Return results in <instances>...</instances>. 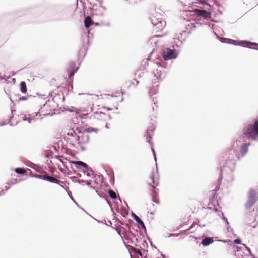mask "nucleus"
Wrapping results in <instances>:
<instances>
[{
	"instance_id": "nucleus-12",
	"label": "nucleus",
	"mask_w": 258,
	"mask_h": 258,
	"mask_svg": "<svg viewBox=\"0 0 258 258\" xmlns=\"http://www.w3.org/2000/svg\"><path fill=\"white\" fill-rule=\"evenodd\" d=\"M92 23V20L89 16H87L84 21V25L86 28H88Z\"/></svg>"
},
{
	"instance_id": "nucleus-28",
	"label": "nucleus",
	"mask_w": 258,
	"mask_h": 258,
	"mask_svg": "<svg viewBox=\"0 0 258 258\" xmlns=\"http://www.w3.org/2000/svg\"><path fill=\"white\" fill-rule=\"evenodd\" d=\"M235 144H236L237 145H238V142H237V141H236Z\"/></svg>"
},
{
	"instance_id": "nucleus-19",
	"label": "nucleus",
	"mask_w": 258,
	"mask_h": 258,
	"mask_svg": "<svg viewBox=\"0 0 258 258\" xmlns=\"http://www.w3.org/2000/svg\"><path fill=\"white\" fill-rule=\"evenodd\" d=\"M234 242L236 244H239L241 243V240L240 239H235Z\"/></svg>"
},
{
	"instance_id": "nucleus-2",
	"label": "nucleus",
	"mask_w": 258,
	"mask_h": 258,
	"mask_svg": "<svg viewBox=\"0 0 258 258\" xmlns=\"http://www.w3.org/2000/svg\"><path fill=\"white\" fill-rule=\"evenodd\" d=\"M244 134L248 137L255 139L258 136V119L256 120L253 125L247 126L243 131Z\"/></svg>"
},
{
	"instance_id": "nucleus-9",
	"label": "nucleus",
	"mask_w": 258,
	"mask_h": 258,
	"mask_svg": "<svg viewBox=\"0 0 258 258\" xmlns=\"http://www.w3.org/2000/svg\"><path fill=\"white\" fill-rule=\"evenodd\" d=\"M213 239L212 237H206L205 239H204L202 241V244L204 246H206L212 243L213 242Z\"/></svg>"
},
{
	"instance_id": "nucleus-23",
	"label": "nucleus",
	"mask_w": 258,
	"mask_h": 258,
	"mask_svg": "<svg viewBox=\"0 0 258 258\" xmlns=\"http://www.w3.org/2000/svg\"><path fill=\"white\" fill-rule=\"evenodd\" d=\"M243 245L245 247V248L247 249V250L250 252V249L247 246H246L245 245H244V244H243Z\"/></svg>"
},
{
	"instance_id": "nucleus-5",
	"label": "nucleus",
	"mask_w": 258,
	"mask_h": 258,
	"mask_svg": "<svg viewBox=\"0 0 258 258\" xmlns=\"http://www.w3.org/2000/svg\"><path fill=\"white\" fill-rule=\"evenodd\" d=\"M177 53L174 50L166 48L163 52V57L165 60H169L175 58L177 56Z\"/></svg>"
},
{
	"instance_id": "nucleus-6",
	"label": "nucleus",
	"mask_w": 258,
	"mask_h": 258,
	"mask_svg": "<svg viewBox=\"0 0 258 258\" xmlns=\"http://www.w3.org/2000/svg\"><path fill=\"white\" fill-rule=\"evenodd\" d=\"M256 200L257 197L256 196V194L255 191H250L248 202L246 205V207L249 208L254 204V203L256 202Z\"/></svg>"
},
{
	"instance_id": "nucleus-8",
	"label": "nucleus",
	"mask_w": 258,
	"mask_h": 258,
	"mask_svg": "<svg viewBox=\"0 0 258 258\" xmlns=\"http://www.w3.org/2000/svg\"><path fill=\"white\" fill-rule=\"evenodd\" d=\"M38 177L39 178L44 179V180H47L50 182H52V183H57L58 181L56 179H55L53 177H51L47 176V175H44V176L39 175V176H38Z\"/></svg>"
},
{
	"instance_id": "nucleus-13",
	"label": "nucleus",
	"mask_w": 258,
	"mask_h": 258,
	"mask_svg": "<svg viewBox=\"0 0 258 258\" xmlns=\"http://www.w3.org/2000/svg\"><path fill=\"white\" fill-rule=\"evenodd\" d=\"M20 90L23 93H25L27 92L26 85L24 81L21 82L20 83Z\"/></svg>"
},
{
	"instance_id": "nucleus-1",
	"label": "nucleus",
	"mask_w": 258,
	"mask_h": 258,
	"mask_svg": "<svg viewBox=\"0 0 258 258\" xmlns=\"http://www.w3.org/2000/svg\"><path fill=\"white\" fill-rule=\"evenodd\" d=\"M199 4L203 6V8L208 10L194 9L192 12L196 16V20L200 21L202 18L209 19L211 18V14L214 12V0H198Z\"/></svg>"
},
{
	"instance_id": "nucleus-29",
	"label": "nucleus",
	"mask_w": 258,
	"mask_h": 258,
	"mask_svg": "<svg viewBox=\"0 0 258 258\" xmlns=\"http://www.w3.org/2000/svg\"><path fill=\"white\" fill-rule=\"evenodd\" d=\"M1 194H2V193H0V195H1Z\"/></svg>"
},
{
	"instance_id": "nucleus-3",
	"label": "nucleus",
	"mask_w": 258,
	"mask_h": 258,
	"mask_svg": "<svg viewBox=\"0 0 258 258\" xmlns=\"http://www.w3.org/2000/svg\"><path fill=\"white\" fill-rule=\"evenodd\" d=\"M151 22L153 25L156 27L158 30L163 29L166 25V22L160 17L153 16L151 18Z\"/></svg>"
},
{
	"instance_id": "nucleus-17",
	"label": "nucleus",
	"mask_w": 258,
	"mask_h": 258,
	"mask_svg": "<svg viewBox=\"0 0 258 258\" xmlns=\"http://www.w3.org/2000/svg\"><path fill=\"white\" fill-rule=\"evenodd\" d=\"M15 171L18 174H24L25 172L24 169L19 168L16 169Z\"/></svg>"
},
{
	"instance_id": "nucleus-14",
	"label": "nucleus",
	"mask_w": 258,
	"mask_h": 258,
	"mask_svg": "<svg viewBox=\"0 0 258 258\" xmlns=\"http://www.w3.org/2000/svg\"><path fill=\"white\" fill-rule=\"evenodd\" d=\"M133 216L134 217L135 220L137 221V222H138L139 224L142 225L143 227H145L143 221L140 219V218L138 216H137L135 214H133Z\"/></svg>"
},
{
	"instance_id": "nucleus-27",
	"label": "nucleus",
	"mask_w": 258,
	"mask_h": 258,
	"mask_svg": "<svg viewBox=\"0 0 258 258\" xmlns=\"http://www.w3.org/2000/svg\"><path fill=\"white\" fill-rule=\"evenodd\" d=\"M28 122H29V123H30V122H31V119H29V120H28Z\"/></svg>"
},
{
	"instance_id": "nucleus-18",
	"label": "nucleus",
	"mask_w": 258,
	"mask_h": 258,
	"mask_svg": "<svg viewBox=\"0 0 258 258\" xmlns=\"http://www.w3.org/2000/svg\"><path fill=\"white\" fill-rule=\"evenodd\" d=\"M78 183L79 184H82V185H84V184H86L88 186H89L90 185V182L86 181H83V180H78Z\"/></svg>"
},
{
	"instance_id": "nucleus-26",
	"label": "nucleus",
	"mask_w": 258,
	"mask_h": 258,
	"mask_svg": "<svg viewBox=\"0 0 258 258\" xmlns=\"http://www.w3.org/2000/svg\"><path fill=\"white\" fill-rule=\"evenodd\" d=\"M21 99H22V100H26V97H22V98H21Z\"/></svg>"
},
{
	"instance_id": "nucleus-30",
	"label": "nucleus",
	"mask_w": 258,
	"mask_h": 258,
	"mask_svg": "<svg viewBox=\"0 0 258 258\" xmlns=\"http://www.w3.org/2000/svg\"><path fill=\"white\" fill-rule=\"evenodd\" d=\"M257 49H258V48H257Z\"/></svg>"
},
{
	"instance_id": "nucleus-20",
	"label": "nucleus",
	"mask_w": 258,
	"mask_h": 258,
	"mask_svg": "<svg viewBox=\"0 0 258 258\" xmlns=\"http://www.w3.org/2000/svg\"><path fill=\"white\" fill-rule=\"evenodd\" d=\"M220 241H222V242H223V243H228V242H231V240H220Z\"/></svg>"
},
{
	"instance_id": "nucleus-24",
	"label": "nucleus",
	"mask_w": 258,
	"mask_h": 258,
	"mask_svg": "<svg viewBox=\"0 0 258 258\" xmlns=\"http://www.w3.org/2000/svg\"><path fill=\"white\" fill-rule=\"evenodd\" d=\"M236 156H237V157H238V158H239V157H240V154H239V153H236Z\"/></svg>"
},
{
	"instance_id": "nucleus-15",
	"label": "nucleus",
	"mask_w": 258,
	"mask_h": 258,
	"mask_svg": "<svg viewBox=\"0 0 258 258\" xmlns=\"http://www.w3.org/2000/svg\"><path fill=\"white\" fill-rule=\"evenodd\" d=\"M73 164H74L75 165H78L81 166L85 168H88V165L86 163H85L82 161L73 162Z\"/></svg>"
},
{
	"instance_id": "nucleus-7",
	"label": "nucleus",
	"mask_w": 258,
	"mask_h": 258,
	"mask_svg": "<svg viewBox=\"0 0 258 258\" xmlns=\"http://www.w3.org/2000/svg\"><path fill=\"white\" fill-rule=\"evenodd\" d=\"M93 9L94 10V14L97 15H101L103 14L105 9L103 7L100 5L98 7H96V8L93 7Z\"/></svg>"
},
{
	"instance_id": "nucleus-16",
	"label": "nucleus",
	"mask_w": 258,
	"mask_h": 258,
	"mask_svg": "<svg viewBox=\"0 0 258 258\" xmlns=\"http://www.w3.org/2000/svg\"><path fill=\"white\" fill-rule=\"evenodd\" d=\"M108 193L111 198L116 199L117 198L115 192H114L113 190H109Z\"/></svg>"
},
{
	"instance_id": "nucleus-4",
	"label": "nucleus",
	"mask_w": 258,
	"mask_h": 258,
	"mask_svg": "<svg viewBox=\"0 0 258 258\" xmlns=\"http://www.w3.org/2000/svg\"><path fill=\"white\" fill-rule=\"evenodd\" d=\"M221 42H226V43H230V44H234V45L238 44L240 45L243 46L244 47H249L248 46V45H249V44L253 45H257V44L256 43L248 42L245 41H239L238 43H236L235 40H233L232 39H225V38H222Z\"/></svg>"
},
{
	"instance_id": "nucleus-21",
	"label": "nucleus",
	"mask_w": 258,
	"mask_h": 258,
	"mask_svg": "<svg viewBox=\"0 0 258 258\" xmlns=\"http://www.w3.org/2000/svg\"><path fill=\"white\" fill-rule=\"evenodd\" d=\"M152 151H153V154H154V156L155 160L156 161V157L155 152V151H154V150L153 149H152Z\"/></svg>"
},
{
	"instance_id": "nucleus-25",
	"label": "nucleus",
	"mask_w": 258,
	"mask_h": 258,
	"mask_svg": "<svg viewBox=\"0 0 258 258\" xmlns=\"http://www.w3.org/2000/svg\"><path fill=\"white\" fill-rule=\"evenodd\" d=\"M164 77V76L162 77L161 75L159 76V78H160L161 79H163Z\"/></svg>"
},
{
	"instance_id": "nucleus-11",
	"label": "nucleus",
	"mask_w": 258,
	"mask_h": 258,
	"mask_svg": "<svg viewBox=\"0 0 258 258\" xmlns=\"http://www.w3.org/2000/svg\"><path fill=\"white\" fill-rule=\"evenodd\" d=\"M248 144L245 143L244 144L240 149V152L241 153V155H244L247 151Z\"/></svg>"
},
{
	"instance_id": "nucleus-22",
	"label": "nucleus",
	"mask_w": 258,
	"mask_h": 258,
	"mask_svg": "<svg viewBox=\"0 0 258 258\" xmlns=\"http://www.w3.org/2000/svg\"><path fill=\"white\" fill-rule=\"evenodd\" d=\"M224 220L226 221V224H227V225H228V224H229V222H228V221L227 219L226 218H225V217H224Z\"/></svg>"
},
{
	"instance_id": "nucleus-10",
	"label": "nucleus",
	"mask_w": 258,
	"mask_h": 258,
	"mask_svg": "<svg viewBox=\"0 0 258 258\" xmlns=\"http://www.w3.org/2000/svg\"><path fill=\"white\" fill-rule=\"evenodd\" d=\"M184 21H185V23H186L185 25L187 26V29L191 30L193 28L195 27L194 23L191 22L190 20L184 18Z\"/></svg>"
}]
</instances>
